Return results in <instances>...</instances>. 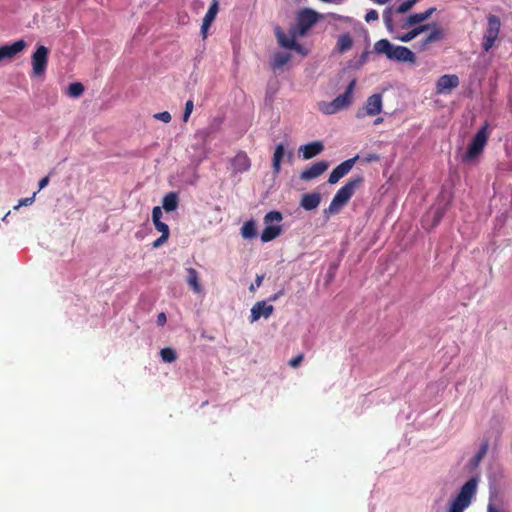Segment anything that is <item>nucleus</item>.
<instances>
[{"mask_svg":"<svg viewBox=\"0 0 512 512\" xmlns=\"http://www.w3.org/2000/svg\"><path fill=\"white\" fill-rule=\"evenodd\" d=\"M363 177L362 176H354L351 177L344 186H342L333 197L331 203L328 208L323 211V214L326 218H329L331 215L338 213L341 208L350 200V198L354 195L356 189L362 184Z\"/></svg>","mask_w":512,"mask_h":512,"instance_id":"1","label":"nucleus"},{"mask_svg":"<svg viewBox=\"0 0 512 512\" xmlns=\"http://www.w3.org/2000/svg\"><path fill=\"white\" fill-rule=\"evenodd\" d=\"M353 46V39L349 33L341 34L338 37L336 51L340 54L350 50Z\"/></svg>","mask_w":512,"mask_h":512,"instance_id":"24","label":"nucleus"},{"mask_svg":"<svg viewBox=\"0 0 512 512\" xmlns=\"http://www.w3.org/2000/svg\"><path fill=\"white\" fill-rule=\"evenodd\" d=\"M358 158L359 156H355L353 158L345 160L337 167H335L329 175L328 182L330 184H336L342 177H344L351 171Z\"/></svg>","mask_w":512,"mask_h":512,"instance_id":"13","label":"nucleus"},{"mask_svg":"<svg viewBox=\"0 0 512 512\" xmlns=\"http://www.w3.org/2000/svg\"><path fill=\"white\" fill-rule=\"evenodd\" d=\"M275 35L279 45L283 48L295 50L300 54L305 55L306 52L302 45L297 43L296 38L299 37L295 30L292 28L289 35H287L279 26H276Z\"/></svg>","mask_w":512,"mask_h":512,"instance_id":"10","label":"nucleus"},{"mask_svg":"<svg viewBox=\"0 0 512 512\" xmlns=\"http://www.w3.org/2000/svg\"><path fill=\"white\" fill-rule=\"evenodd\" d=\"M193 108H194L193 100L190 99V100L186 101L185 109H184V113H183V121L184 122H187L189 120V117L193 111Z\"/></svg>","mask_w":512,"mask_h":512,"instance_id":"35","label":"nucleus"},{"mask_svg":"<svg viewBox=\"0 0 512 512\" xmlns=\"http://www.w3.org/2000/svg\"><path fill=\"white\" fill-rule=\"evenodd\" d=\"M303 360V356L302 355H297L296 357L292 358L290 361H289V365L291 367H297Z\"/></svg>","mask_w":512,"mask_h":512,"instance_id":"42","label":"nucleus"},{"mask_svg":"<svg viewBox=\"0 0 512 512\" xmlns=\"http://www.w3.org/2000/svg\"><path fill=\"white\" fill-rule=\"evenodd\" d=\"M374 51L385 55L389 60L405 63H415V54L405 46L393 45L387 39H381L374 44Z\"/></svg>","mask_w":512,"mask_h":512,"instance_id":"3","label":"nucleus"},{"mask_svg":"<svg viewBox=\"0 0 512 512\" xmlns=\"http://www.w3.org/2000/svg\"><path fill=\"white\" fill-rule=\"evenodd\" d=\"M49 183V177L46 176L44 178H42L40 181H39V189H43L44 187H46Z\"/></svg>","mask_w":512,"mask_h":512,"instance_id":"46","label":"nucleus"},{"mask_svg":"<svg viewBox=\"0 0 512 512\" xmlns=\"http://www.w3.org/2000/svg\"><path fill=\"white\" fill-rule=\"evenodd\" d=\"M25 47L26 42L23 39L15 41L11 45L0 46V62L5 60H12Z\"/></svg>","mask_w":512,"mask_h":512,"instance_id":"16","label":"nucleus"},{"mask_svg":"<svg viewBox=\"0 0 512 512\" xmlns=\"http://www.w3.org/2000/svg\"><path fill=\"white\" fill-rule=\"evenodd\" d=\"M430 25L428 24H422L419 26L414 27L411 31L405 33V34H396L394 36L395 39L402 41V42H410L414 38H416L421 33L427 31L429 29Z\"/></svg>","mask_w":512,"mask_h":512,"instance_id":"21","label":"nucleus"},{"mask_svg":"<svg viewBox=\"0 0 512 512\" xmlns=\"http://www.w3.org/2000/svg\"><path fill=\"white\" fill-rule=\"evenodd\" d=\"M459 77L455 74H445L441 76L436 83V91L438 94H449L459 86Z\"/></svg>","mask_w":512,"mask_h":512,"instance_id":"12","label":"nucleus"},{"mask_svg":"<svg viewBox=\"0 0 512 512\" xmlns=\"http://www.w3.org/2000/svg\"><path fill=\"white\" fill-rule=\"evenodd\" d=\"M373 1L377 4L383 5V4L390 2L391 0H373Z\"/></svg>","mask_w":512,"mask_h":512,"instance_id":"48","label":"nucleus"},{"mask_svg":"<svg viewBox=\"0 0 512 512\" xmlns=\"http://www.w3.org/2000/svg\"><path fill=\"white\" fill-rule=\"evenodd\" d=\"M291 60V54L287 52H277L272 59V68L281 69Z\"/></svg>","mask_w":512,"mask_h":512,"instance_id":"28","label":"nucleus"},{"mask_svg":"<svg viewBox=\"0 0 512 512\" xmlns=\"http://www.w3.org/2000/svg\"><path fill=\"white\" fill-rule=\"evenodd\" d=\"M178 195L175 192L166 194L162 200V207L166 212L175 211L178 207Z\"/></svg>","mask_w":512,"mask_h":512,"instance_id":"27","label":"nucleus"},{"mask_svg":"<svg viewBox=\"0 0 512 512\" xmlns=\"http://www.w3.org/2000/svg\"><path fill=\"white\" fill-rule=\"evenodd\" d=\"M399 5L395 8V12L403 14L408 12L419 0H399Z\"/></svg>","mask_w":512,"mask_h":512,"instance_id":"34","label":"nucleus"},{"mask_svg":"<svg viewBox=\"0 0 512 512\" xmlns=\"http://www.w3.org/2000/svg\"><path fill=\"white\" fill-rule=\"evenodd\" d=\"M280 294H281V293H277V294L273 295V296L270 298V300H271V301H276V300L278 299V297L280 296Z\"/></svg>","mask_w":512,"mask_h":512,"instance_id":"50","label":"nucleus"},{"mask_svg":"<svg viewBox=\"0 0 512 512\" xmlns=\"http://www.w3.org/2000/svg\"><path fill=\"white\" fill-rule=\"evenodd\" d=\"M490 136L489 124L486 122L473 136L467 146L466 151L462 154L461 160L465 164H475L479 161L483 151L487 145Z\"/></svg>","mask_w":512,"mask_h":512,"instance_id":"2","label":"nucleus"},{"mask_svg":"<svg viewBox=\"0 0 512 512\" xmlns=\"http://www.w3.org/2000/svg\"><path fill=\"white\" fill-rule=\"evenodd\" d=\"M436 214H437V218H436V221H435L434 225H436V224L439 222V220H440V218H441V215H442V214H441V213H439V212H436Z\"/></svg>","mask_w":512,"mask_h":512,"instance_id":"51","label":"nucleus"},{"mask_svg":"<svg viewBox=\"0 0 512 512\" xmlns=\"http://www.w3.org/2000/svg\"><path fill=\"white\" fill-rule=\"evenodd\" d=\"M241 235L244 239H253L257 235L256 224L253 220L246 221L241 228Z\"/></svg>","mask_w":512,"mask_h":512,"instance_id":"30","label":"nucleus"},{"mask_svg":"<svg viewBox=\"0 0 512 512\" xmlns=\"http://www.w3.org/2000/svg\"><path fill=\"white\" fill-rule=\"evenodd\" d=\"M500 29L501 22L499 17L492 14L488 15L487 27L485 29L482 39V48L485 52L490 51L495 45V42L499 37Z\"/></svg>","mask_w":512,"mask_h":512,"instance_id":"7","label":"nucleus"},{"mask_svg":"<svg viewBox=\"0 0 512 512\" xmlns=\"http://www.w3.org/2000/svg\"><path fill=\"white\" fill-rule=\"evenodd\" d=\"M318 14L312 9H303L297 14L296 26L293 28L299 37H303L316 24Z\"/></svg>","mask_w":512,"mask_h":512,"instance_id":"8","label":"nucleus"},{"mask_svg":"<svg viewBox=\"0 0 512 512\" xmlns=\"http://www.w3.org/2000/svg\"><path fill=\"white\" fill-rule=\"evenodd\" d=\"M48 54V48L43 45H39L33 53L31 57L33 77L44 76L48 65Z\"/></svg>","mask_w":512,"mask_h":512,"instance_id":"9","label":"nucleus"},{"mask_svg":"<svg viewBox=\"0 0 512 512\" xmlns=\"http://www.w3.org/2000/svg\"><path fill=\"white\" fill-rule=\"evenodd\" d=\"M187 272V283L195 293H200L202 291V287L199 283V274L196 269L189 267L186 269Z\"/></svg>","mask_w":512,"mask_h":512,"instance_id":"25","label":"nucleus"},{"mask_svg":"<svg viewBox=\"0 0 512 512\" xmlns=\"http://www.w3.org/2000/svg\"><path fill=\"white\" fill-rule=\"evenodd\" d=\"M273 312V305L268 304L266 301H258L251 308L250 322L254 323L258 321L261 317L267 319L273 314Z\"/></svg>","mask_w":512,"mask_h":512,"instance_id":"14","label":"nucleus"},{"mask_svg":"<svg viewBox=\"0 0 512 512\" xmlns=\"http://www.w3.org/2000/svg\"><path fill=\"white\" fill-rule=\"evenodd\" d=\"M324 150V145L321 141H313L299 147V153L304 160L311 159L320 154Z\"/></svg>","mask_w":512,"mask_h":512,"instance_id":"18","label":"nucleus"},{"mask_svg":"<svg viewBox=\"0 0 512 512\" xmlns=\"http://www.w3.org/2000/svg\"><path fill=\"white\" fill-rule=\"evenodd\" d=\"M211 26V24H207L205 25V22L202 21V26H201V34H202V37L203 38H206L207 35H208V29L209 27Z\"/></svg>","mask_w":512,"mask_h":512,"instance_id":"45","label":"nucleus"},{"mask_svg":"<svg viewBox=\"0 0 512 512\" xmlns=\"http://www.w3.org/2000/svg\"><path fill=\"white\" fill-rule=\"evenodd\" d=\"M383 122V118L379 117L374 120V125H379Z\"/></svg>","mask_w":512,"mask_h":512,"instance_id":"49","label":"nucleus"},{"mask_svg":"<svg viewBox=\"0 0 512 512\" xmlns=\"http://www.w3.org/2000/svg\"><path fill=\"white\" fill-rule=\"evenodd\" d=\"M84 90L85 88L82 83L74 82L67 87L66 93L72 98H78L84 93Z\"/></svg>","mask_w":512,"mask_h":512,"instance_id":"32","label":"nucleus"},{"mask_svg":"<svg viewBox=\"0 0 512 512\" xmlns=\"http://www.w3.org/2000/svg\"><path fill=\"white\" fill-rule=\"evenodd\" d=\"M383 107L382 95L373 94L366 100L365 106L362 110H358L356 113L357 118H363L365 116H375L381 113Z\"/></svg>","mask_w":512,"mask_h":512,"instance_id":"11","label":"nucleus"},{"mask_svg":"<svg viewBox=\"0 0 512 512\" xmlns=\"http://www.w3.org/2000/svg\"><path fill=\"white\" fill-rule=\"evenodd\" d=\"M444 38V32L441 28H434L428 36L421 42L420 49L425 50L431 43L440 41Z\"/></svg>","mask_w":512,"mask_h":512,"instance_id":"23","label":"nucleus"},{"mask_svg":"<svg viewBox=\"0 0 512 512\" xmlns=\"http://www.w3.org/2000/svg\"><path fill=\"white\" fill-rule=\"evenodd\" d=\"M321 202V195L318 192L306 193L302 195L300 206L307 211L316 209Z\"/></svg>","mask_w":512,"mask_h":512,"instance_id":"20","label":"nucleus"},{"mask_svg":"<svg viewBox=\"0 0 512 512\" xmlns=\"http://www.w3.org/2000/svg\"><path fill=\"white\" fill-rule=\"evenodd\" d=\"M264 276L257 275L255 283L250 286V290L253 291L255 287H259L262 284Z\"/></svg>","mask_w":512,"mask_h":512,"instance_id":"44","label":"nucleus"},{"mask_svg":"<svg viewBox=\"0 0 512 512\" xmlns=\"http://www.w3.org/2000/svg\"><path fill=\"white\" fill-rule=\"evenodd\" d=\"M167 321L166 314L164 312H161L157 316V324L160 326H163Z\"/></svg>","mask_w":512,"mask_h":512,"instance_id":"43","label":"nucleus"},{"mask_svg":"<svg viewBox=\"0 0 512 512\" xmlns=\"http://www.w3.org/2000/svg\"><path fill=\"white\" fill-rule=\"evenodd\" d=\"M282 220L283 216L279 211H270L264 216L265 228L260 235L263 243L270 242L280 236L282 233V226L280 225Z\"/></svg>","mask_w":512,"mask_h":512,"instance_id":"6","label":"nucleus"},{"mask_svg":"<svg viewBox=\"0 0 512 512\" xmlns=\"http://www.w3.org/2000/svg\"><path fill=\"white\" fill-rule=\"evenodd\" d=\"M154 117L164 123H169L171 121V114L167 111L160 112L154 115Z\"/></svg>","mask_w":512,"mask_h":512,"instance_id":"37","label":"nucleus"},{"mask_svg":"<svg viewBox=\"0 0 512 512\" xmlns=\"http://www.w3.org/2000/svg\"><path fill=\"white\" fill-rule=\"evenodd\" d=\"M251 162L246 153L240 152L232 159L234 173H243L250 169Z\"/></svg>","mask_w":512,"mask_h":512,"instance_id":"19","label":"nucleus"},{"mask_svg":"<svg viewBox=\"0 0 512 512\" xmlns=\"http://www.w3.org/2000/svg\"><path fill=\"white\" fill-rule=\"evenodd\" d=\"M480 481L479 476H473L461 488L457 496L451 501L448 512H464L467 509L477 492Z\"/></svg>","mask_w":512,"mask_h":512,"instance_id":"4","label":"nucleus"},{"mask_svg":"<svg viewBox=\"0 0 512 512\" xmlns=\"http://www.w3.org/2000/svg\"><path fill=\"white\" fill-rule=\"evenodd\" d=\"M487 512H500V511L495 507V505L492 502H490L487 507Z\"/></svg>","mask_w":512,"mask_h":512,"instance_id":"47","label":"nucleus"},{"mask_svg":"<svg viewBox=\"0 0 512 512\" xmlns=\"http://www.w3.org/2000/svg\"><path fill=\"white\" fill-rule=\"evenodd\" d=\"M378 19V12L374 9L369 10L365 15L367 22L376 21Z\"/></svg>","mask_w":512,"mask_h":512,"instance_id":"39","label":"nucleus"},{"mask_svg":"<svg viewBox=\"0 0 512 512\" xmlns=\"http://www.w3.org/2000/svg\"><path fill=\"white\" fill-rule=\"evenodd\" d=\"M285 154V147L282 143L278 144L275 148L273 159H272V167L274 174H278L281 169V161Z\"/></svg>","mask_w":512,"mask_h":512,"instance_id":"26","label":"nucleus"},{"mask_svg":"<svg viewBox=\"0 0 512 512\" xmlns=\"http://www.w3.org/2000/svg\"><path fill=\"white\" fill-rule=\"evenodd\" d=\"M393 12H394L393 7L386 8L383 12V21H384V24H385L387 30L390 33L394 34V36H395L396 34H398L397 33L398 29H407V28L411 27L412 25H408L407 18L401 22H394Z\"/></svg>","mask_w":512,"mask_h":512,"instance_id":"15","label":"nucleus"},{"mask_svg":"<svg viewBox=\"0 0 512 512\" xmlns=\"http://www.w3.org/2000/svg\"><path fill=\"white\" fill-rule=\"evenodd\" d=\"M219 11V3L218 0H213L212 4L210 5L208 11L206 12L203 22H205V25L212 24V22L215 20L217 13Z\"/></svg>","mask_w":512,"mask_h":512,"instance_id":"31","label":"nucleus"},{"mask_svg":"<svg viewBox=\"0 0 512 512\" xmlns=\"http://www.w3.org/2000/svg\"><path fill=\"white\" fill-rule=\"evenodd\" d=\"M435 10L436 9L434 7H430L425 12L414 13V14L409 15L407 17L408 25L414 26L416 24H420V23L424 22L425 20H427L428 18L431 17V15L434 13Z\"/></svg>","mask_w":512,"mask_h":512,"instance_id":"22","label":"nucleus"},{"mask_svg":"<svg viewBox=\"0 0 512 512\" xmlns=\"http://www.w3.org/2000/svg\"><path fill=\"white\" fill-rule=\"evenodd\" d=\"M160 356L163 362L172 363L177 359V354L174 349L166 347L161 349Z\"/></svg>","mask_w":512,"mask_h":512,"instance_id":"33","label":"nucleus"},{"mask_svg":"<svg viewBox=\"0 0 512 512\" xmlns=\"http://www.w3.org/2000/svg\"><path fill=\"white\" fill-rule=\"evenodd\" d=\"M356 80L353 79L347 86L345 92L337 96L333 101H321L318 103V109L325 115L335 114L343 109L348 108L353 101V93Z\"/></svg>","mask_w":512,"mask_h":512,"instance_id":"5","label":"nucleus"},{"mask_svg":"<svg viewBox=\"0 0 512 512\" xmlns=\"http://www.w3.org/2000/svg\"><path fill=\"white\" fill-rule=\"evenodd\" d=\"M328 166L329 164L326 161L314 163L309 168L301 172L300 178L305 181L315 179L322 175L328 169Z\"/></svg>","mask_w":512,"mask_h":512,"instance_id":"17","label":"nucleus"},{"mask_svg":"<svg viewBox=\"0 0 512 512\" xmlns=\"http://www.w3.org/2000/svg\"><path fill=\"white\" fill-rule=\"evenodd\" d=\"M161 218H162V210L160 207L156 206L153 208V211H152V220H153V223H157V222H160L161 221Z\"/></svg>","mask_w":512,"mask_h":512,"instance_id":"38","label":"nucleus"},{"mask_svg":"<svg viewBox=\"0 0 512 512\" xmlns=\"http://www.w3.org/2000/svg\"><path fill=\"white\" fill-rule=\"evenodd\" d=\"M487 451H488V443L487 442L482 443L478 452L469 461V466L471 467V469H475L479 466L480 462L486 455Z\"/></svg>","mask_w":512,"mask_h":512,"instance_id":"29","label":"nucleus"},{"mask_svg":"<svg viewBox=\"0 0 512 512\" xmlns=\"http://www.w3.org/2000/svg\"><path fill=\"white\" fill-rule=\"evenodd\" d=\"M33 201H34V196L28 197V198H23L19 201L18 205L14 207V209H18L20 206L30 205L33 203Z\"/></svg>","mask_w":512,"mask_h":512,"instance_id":"41","label":"nucleus"},{"mask_svg":"<svg viewBox=\"0 0 512 512\" xmlns=\"http://www.w3.org/2000/svg\"><path fill=\"white\" fill-rule=\"evenodd\" d=\"M169 236L168 235H161L158 239H156L154 242H153V247L154 248H158L160 246H162L167 240H168Z\"/></svg>","mask_w":512,"mask_h":512,"instance_id":"40","label":"nucleus"},{"mask_svg":"<svg viewBox=\"0 0 512 512\" xmlns=\"http://www.w3.org/2000/svg\"><path fill=\"white\" fill-rule=\"evenodd\" d=\"M157 231L161 233V235H168L169 236V227L166 223L160 221L154 224Z\"/></svg>","mask_w":512,"mask_h":512,"instance_id":"36","label":"nucleus"}]
</instances>
